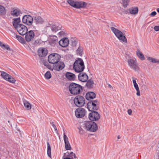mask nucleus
I'll use <instances>...</instances> for the list:
<instances>
[{
    "label": "nucleus",
    "mask_w": 159,
    "mask_h": 159,
    "mask_svg": "<svg viewBox=\"0 0 159 159\" xmlns=\"http://www.w3.org/2000/svg\"><path fill=\"white\" fill-rule=\"evenodd\" d=\"M73 67V69L76 72L80 73L83 71L85 68L83 60L80 58H78L74 62Z\"/></svg>",
    "instance_id": "obj_1"
},
{
    "label": "nucleus",
    "mask_w": 159,
    "mask_h": 159,
    "mask_svg": "<svg viewBox=\"0 0 159 159\" xmlns=\"http://www.w3.org/2000/svg\"><path fill=\"white\" fill-rule=\"evenodd\" d=\"M84 128L87 131L94 132L98 129L97 124L92 121H85L83 124Z\"/></svg>",
    "instance_id": "obj_2"
},
{
    "label": "nucleus",
    "mask_w": 159,
    "mask_h": 159,
    "mask_svg": "<svg viewBox=\"0 0 159 159\" xmlns=\"http://www.w3.org/2000/svg\"><path fill=\"white\" fill-rule=\"evenodd\" d=\"M110 29L120 41L125 43L127 42L126 38L121 31L113 26L111 27Z\"/></svg>",
    "instance_id": "obj_3"
},
{
    "label": "nucleus",
    "mask_w": 159,
    "mask_h": 159,
    "mask_svg": "<svg viewBox=\"0 0 159 159\" xmlns=\"http://www.w3.org/2000/svg\"><path fill=\"white\" fill-rule=\"evenodd\" d=\"M82 89V86L74 83H70V93L72 94L76 95L79 94Z\"/></svg>",
    "instance_id": "obj_4"
},
{
    "label": "nucleus",
    "mask_w": 159,
    "mask_h": 159,
    "mask_svg": "<svg viewBox=\"0 0 159 159\" xmlns=\"http://www.w3.org/2000/svg\"><path fill=\"white\" fill-rule=\"evenodd\" d=\"M127 61L128 66L131 69L135 71H138L139 70V67L135 59L130 58Z\"/></svg>",
    "instance_id": "obj_5"
},
{
    "label": "nucleus",
    "mask_w": 159,
    "mask_h": 159,
    "mask_svg": "<svg viewBox=\"0 0 159 159\" xmlns=\"http://www.w3.org/2000/svg\"><path fill=\"white\" fill-rule=\"evenodd\" d=\"M70 5L76 8H84L86 7L87 3L83 1L70 0Z\"/></svg>",
    "instance_id": "obj_6"
},
{
    "label": "nucleus",
    "mask_w": 159,
    "mask_h": 159,
    "mask_svg": "<svg viewBox=\"0 0 159 159\" xmlns=\"http://www.w3.org/2000/svg\"><path fill=\"white\" fill-rule=\"evenodd\" d=\"M74 104L78 107H82L85 104V99L83 97L79 95L76 96L74 99Z\"/></svg>",
    "instance_id": "obj_7"
},
{
    "label": "nucleus",
    "mask_w": 159,
    "mask_h": 159,
    "mask_svg": "<svg viewBox=\"0 0 159 159\" xmlns=\"http://www.w3.org/2000/svg\"><path fill=\"white\" fill-rule=\"evenodd\" d=\"M60 57V55L58 54L57 53H52L48 57V61L51 64H56L59 61Z\"/></svg>",
    "instance_id": "obj_8"
},
{
    "label": "nucleus",
    "mask_w": 159,
    "mask_h": 159,
    "mask_svg": "<svg viewBox=\"0 0 159 159\" xmlns=\"http://www.w3.org/2000/svg\"><path fill=\"white\" fill-rule=\"evenodd\" d=\"M97 103L98 101L96 100L89 102L87 104V108L89 111L92 112L97 110L98 108L97 105Z\"/></svg>",
    "instance_id": "obj_9"
},
{
    "label": "nucleus",
    "mask_w": 159,
    "mask_h": 159,
    "mask_svg": "<svg viewBox=\"0 0 159 159\" xmlns=\"http://www.w3.org/2000/svg\"><path fill=\"white\" fill-rule=\"evenodd\" d=\"M78 44V40L75 37H72L70 38V50L74 52L77 48Z\"/></svg>",
    "instance_id": "obj_10"
},
{
    "label": "nucleus",
    "mask_w": 159,
    "mask_h": 159,
    "mask_svg": "<svg viewBox=\"0 0 159 159\" xmlns=\"http://www.w3.org/2000/svg\"><path fill=\"white\" fill-rule=\"evenodd\" d=\"M86 111L84 109L79 107L76 109L75 111V116L78 118H81L85 116Z\"/></svg>",
    "instance_id": "obj_11"
},
{
    "label": "nucleus",
    "mask_w": 159,
    "mask_h": 159,
    "mask_svg": "<svg viewBox=\"0 0 159 159\" xmlns=\"http://www.w3.org/2000/svg\"><path fill=\"white\" fill-rule=\"evenodd\" d=\"M33 19L30 15H25L22 18V22L28 25H30L32 24Z\"/></svg>",
    "instance_id": "obj_12"
},
{
    "label": "nucleus",
    "mask_w": 159,
    "mask_h": 159,
    "mask_svg": "<svg viewBox=\"0 0 159 159\" xmlns=\"http://www.w3.org/2000/svg\"><path fill=\"white\" fill-rule=\"evenodd\" d=\"M16 29L20 34L22 35H25L28 30L26 27L22 24H20Z\"/></svg>",
    "instance_id": "obj_13"
},
{
    "label": "nucleus",
    "mask_w": 159,
    "mask_h": 159,
    "mask_svg": "<svg viewBox=\"0 0 159 159\" xmlns=\"http://www.w3.org/2000/svg\"><path fill=\"white\" fill-rule=\"evenodd\" d=\"M89 118L92 121H95L98 120L100 116L98 113L96 111H92L89 114Z\"/></svg>",
    "instance_id": "obj_14"
},
{
    "label": "nucleus",
    "mask_w": 159,
    "mask_h": 159,
    "mask_svg": "<svg viewBox=\"0 0 159 159\" xmlns=\"http://www.w3.org/2000/svg\"><path fill=\"white\" fill-rule=\"evenodd\" d=\"M25 35V39L27 42H30L33 40L34 37V33L33 30H30L29 31H27Z\"/></svg>",
    "instance_id": "obj_15"
},
{
    "label": "nucleus",
    "mask_w": 159,
    "mask_h": 159,
    "mask_svg": "<svg viewBox=\"0 0 159 159\" xmlns=\"http://www.w3.org/2000/svg\"><path fill=\"white\" fill-rule=\"evenodd\" d=\"M79 80L82 82H86L88 79V76L85 73H81L78 76Z\"/></svg>",
    "instance_id": "obj_16"
},
{
    "label": "nucleus",
    "mask_w": 159,
    "mask_h": 159,
    "mask_svg": "<svg viewBox=\"0 0 159 159\" xmlns=\"http://www.w3.org/2000/svg\"><path fill=\"white\" fill-rule=\"evenodd\" d=\"M53 66L54 70L59 71L63 69L65 67L64 63L61 61H58Z\"/></svg>",
    "instance_id": "obj_17"
},
{
    "label": "nucleus",
    "mask_w": 159,
    "mask_h": 159,
    "mask_svg": "<svg viewBox=\"0 0 159 159\" xmlns=\"http://www.w3.org/2000/svg\"><path fill=\"white\" fill-rule=\"evenodd\" d=\"M38 52L39 57H43L47 55L48 50L45 48H41L38 50Z\"/></svg>",
    "instance_id": "obj_18"
},
{
    "label": "nucleus",
    "mask_w": 159,
    "mask_h": 159,
    "mask_svg": "<svg viewBox=\"0 0 159 159\" xmlns=\"http://www.w3.org/2000/svg\"><path fill=\"white\" fill-rule=\"evenodd\" d=\"M59 43L61 47H66L68 46L69 43V40L67 38H63L59 41Z\"/></svg>",
    "instance_id": "obj_19"
},
{
    "label": "nucleus",
    "mask_w": 159,
    "mask_h": 159,
    "mask_svg": "<svg viewBox=\"0 0 159 159\" xmlns=\"http://www.w3.org/2000/svg\"><path fill=\"white\" fill-rule=\"evenodd\" d=\"M21 11L19 9L13 8L11 11V15L13 16H18L22 14Z\"/></svg>",
    "instance_id": "obj_20"
},
{
    "label": "nucleus",
    "mask_w": 159,
    "mask_h": 159,
    "mask_svg": "<svg viewBox=\"0 0 159 159\" xmlns=\"http://www.w3.org/2000/svg\"><path fill=\"white\" fill-rule=\"evenodd\" d=\"M20 17L14 18L13 19V25L15 29L20 25Z\"/></svg>",
    "instance_id": "obj_21"
},
{
    "label": "nucleus",
    "mask_w": 159,
    "mask_h": 159,
    "mask_svg": "<svg viewBox=\"0 0 159 159\" xmlns=\"http://www.w3.org/2000/svg\"><path fill=\"white\" fill-rule=\"evenodd\" d=\"M34 22L36 24H42L43 22V19L40 16H35L33 20Z\"/></svg>",
    "instance_id": "obj_22"
},
{
    "label": "nucleus",
    "mask_w": 159,
    "mask_h": 159,
    "mask_svg": "<svg viewBox=\"0 0 159 159\" xmlns=\"http://www.w3.org/2000/svg\"><path fill=\"white\" fill-rule=\"evenodd\" d=\"M64 141L65 146V148L66 150H70V146H69V142L68 141V138L65 135V134H64Z\"/></svg>",
    "instance_id": "obj_23"
},
{
    "label": "nucleus",
    "mask_w": 159,
    "mask_h": 159,
    "mask_svg": "<svg viewBox=\"0 0 159 159\" xmlns=\"http://www.w3.org/2000/svg\"><path fill=\"white\" fill-rule=\"evenodd\" d=\"M95 94L93 92H89L86 93V98L88 100L93 99L95 97Z\"/></svg>",
    "instance_id": "obj_24"
},
{
    "label": "nucleus",
    "mask_w": 159,
    "mask_h": 159,
    "mask_svg": "<svg viewBox=\"0 0 159 159\" xmlns=\"http://www.w3.org/2000/svg\"><path fill=\"white\" fill-rule=\"evenodd\" d=\"M75 51L77 55L81 56L83 53V48L81 46L79 45L78 48Z\"/></svg>",
    "instance_id": "obj_25"
},
{
    "label": "nucleus",
    "mask_w": 159,
    "mask_h": 159,
    "mask_svg": "<svg viewBox=\"0 0 159 159\" xmlns=\"http://www.w3.org/2000/svg\"><path fill=\"white\" fill-rule=\"evenodd\" d=\"M139 11V9L137 7H132L129 9V13L131 15L137 14Z\"/></svg>",
    "instance_id": "obj_26"
},
{
    "label": "nucleus",
    "mask_w": 159,
    "mask_h": 159,
    "mask_svg": "<svg viewBox=\"0 0 159 159\" xmlns=\"http://www.w3.org/2000/svg\"><path fill=\"white\" fill-rule=\"evenodd\" d=\"M136 55L137 57L141 60H143L145 59V57L143 54L140 50L138 49L136 51Z\"/></svg>",
    "instance_id": "obj_27"
},
{
    "label": "nucleus",
    "mask_w": 159,
    "mask_h": 159,
    "mask_svg": "<svg viewBox=\"0 0 159 159\" xmlns=\"http://www.w3.org/2000/svg\"><path fill=\"white\" fill-rule=\"evenodd\" d=\"M0 72L1 73V75L2 77L6 80H7V78L10 76V75L3 71H1Z\"/></svg>",
    "instance_id": "obj_28"
},
{
    "label": "nucleus",
    "mask_w": 159,
    "mask_h": 159,
    "mask_svg": "<svg viewBox=\"0 0 159 159\" xmlns=\"http://www.w3.org/2000/svg\"><path fill=\"white\" fill-rule=\"evenodd\" d=\"M61 27L56 25H52L51 27L52 31L53 32H56L60 30Z\"/></svg>",
    "instance_id": "obj_29"
},
{
    "label": "nucleus",
    "mask_w": 159,
    "mask_h": 159,
    "mask_svg": "<svg viewBox=\"0 0 159 159\" xmlns=\"http://www.w3.org/2000/svg\"><path fill=\"white\" fill-rule=\"evenodd\" d=\"M94 82L92 80H88L86 83V85L88 88H91L93 87Z\"/></svg>",
    "instance_id": "obj_30"
},
{
    "label": "nucleus",
    "mask_w": 159,
    "mask_h": 159,
    "mask_svg": "<svg viewBox=\"0 0 159 159\" xmlns=\"http://www.w3.org/2000/svg\"><path fill=\"white\" fill-rule=\"evenodd\" d=\"M6 81L13 84H14L15 83L16 80L12 76L10 75L7 79Z\"/></svg>",
    "instance_id": "obj_31"
},
{
    "label": "nucleus",
    "mask_w": 159,
    "mask_h": 159,
    "mask_svg": "<svg viewBox=\"0 0 159 159\" xmlns=\"http://www.w3.org/2000/svg\"><path fill=\"white\" fill-rule=\"evenodd\" d=\"M47 154L48 157L50 158L51 157V148L48 142H47Z\"/></svg>",
    "instance_id": "obj_32"
},
{
    "label": "nucleus",
    "mask_w": 159,
    "mask_h": 159,
    "mask_svg": "<svg viewBox=\"0 0 159 159\" xmlns=\"http://www.w3.org/2000/svg\"><path fill=\"white\" fill-rule=\"evenodd\" d=\"M64 91L68 93H69V92L70 91V83H66L64 87Z\"/></svg>",
    "instance_id": "obj_33"
},
{
    "label": "nucleus",
    "mask_w": 159,
    "mask_h": 159,
    "mask_svg": "<svg viewBox=\"0 0 159 159\" xmlns=\"http://www.w3.org/2000/svg\"><path fill=\"white\" fill-rule=\"evenodd\" d=\"M24 104L25 107L28 110H30L31 108L30 104L27 101H24Z\"/></svg>",
    "instance_id": "obj_34"
},
{
    "label": "nucleus",
    "mask_w": 159,
    "mask_h": 159,
    "mask_svg": "<svg viewBox=\"0 0 159 159\" xmlns=\"http://www.w3.org/2000/svg\"><path fill=\"white\" fill-rule=\"evenodd\" d=\"M16 38L21 43H24L25 41L24 39L21 36L19 35H16Z\"/></svg>",
    "instance_id": "obj_35"
},
{
    "label": "nucleus",
    "mask_w": 159,
    "mask_h": 159,
    "mask_svg": "<svg viewBox=\"0 0 159 159\" xmlns=\"http://www.w3.org/2000/svg\"><path fill=\"white\" fill-rule=\"evenodd\" d=\"M147 59L151 62L152 63H159V60H157L156 59L152 57H148Z\"/></svg>",
    "instance_id": "obj_36"
},
{
    "label": "nucleus",
    "mask_w": 159,
    "mask_h": 159,
    "mask_svg": "<svg viewBox=\"0 0 159 159\" xmlns=\"http://www.w3.org/2000/svg\"><path fill=\"white\" fill-rule=\"evenodd\" d=\"M132 78L133 79L132 81L133 83L134 87L136 90L139 89V88L138 85L136 82V79L134 77H132Z\"/></svg>",
    "instance_id": "obj_37"
},
{
    "label": "nucleus",
    "mask_w": 159,
    "mask_h": 159,
    "mask_svg": "<svg viewBox=\"0 0 159 159\" xmlns=\"http://www.w3.org/2000/svg\"><path fill=\"white\" fill-rule=\"evenodd\" d=\"M6 13L5 8L1 5H0V15H3Z\"/></svg>",
    "instance_id": "obj_38"
},
{
    "label": "nucleus",
    "mask_w": 159,
    "mask_h": 159,
    "mask_svg": "<svg viewBox=\"0 0 159 159\" xmlns=\"http://www.w3.org/2000/svg\"><path fill=\"white\" fill-rule=\"evenodd\" d=\"M44 76L47 79H50L52 77L51 72L49 71H47L45 74Z\"/></svg>",
    "instance_id": "obj_39"
},
{
    "label": "nucleus",
    "mask_w": 159,
    "mask_h": 159,
    "mask_svg": "<svg viewBox=\"0 0 159 159\" xmlns=\"http://www.w3.org/2000/svg\"><path fill=\"white\" fill-rule=\"evenodd\" d=\"M122 3L123 7H126L129 4L130 0H122Z\"/></svg>",
    "instance_id": "obj_40"
},
{
    "label": "nucleus",
    "mask_w": 159,
    "mask_h": 159,
    "mask_svg": "<svg viewBox=\"0 0 159 159\" xmlns=\"http://www.w3.org/2000/svg\"><path fill=\"white\" fill-rule=\"evenodd\" d=\"M76 78L75 75L70 72V80H74Z\"/></svg>",
    "instance_id": "obj_41"
},
{
    "label": "nucleus",
    "mask_w": 159,
    "mask_h": 159,
    "mask_svg": "<svg viewBox=\"0 0 159 159\" xmlns=\"http://www.w3.org/2000/svg\"><path fill=\"white\" fill-rule=\"evenodd\" d=\"M70 159H77L75 154L73 152H70Z\"/></svg>",
    "instance_id": "obj_42"
},
{
    "label": "nucleus",
    "mask_w": 159,
    "mask_h": 159,
    "mask_svg": "<svg viewBox=\"0 0 159 159\" xmlns=\"http://www.w3.org/2000/svg\"><path fill=\"white\" fill-rule=\"evenodd\" d=\"M70 158V153L68 152H66L64 153L62 158Z\"/></svg>",
    "instance_id": "obj_43"
},
{
    "label": "nucleus",
    "mask_w": 159,
    "mask_h": 159,
    "mask_svg": "<svg viewBox=\"0 0 159 159\" xmlns=\"http://www.w3.org/2000/svg\"><path fill=\"white\" fill-rule=\"evenodd\" d=\"M78 129L79 130V132L80 134H82L83 133V130L81 127H78Z\"/></svg>",
    "instance_id": "obj_44"
},
{
    "label": "nucleus",
    "mask_w": 159,
    "mask_h": 159,
    "mask_svg": "<svg viewBox=\"0 0 159 159\" xmlns=\"http://www.w3.org/2000/svg\"><path fill=\"white\" fill-rule=\"evenodd\" d=\"M154 30L156 31H159V26H155L154 28Z\"/></svg>",
    "instance_id": "obj_45"
},
{
    "label": "nucleus",
    "mask_w": 159,
    "mask_h": 159,
    "mask_svg": "<svg viewBox=\"0 0 159 159\" xmlns=\"http://www.w3.org/2000/svg\"><path fill=\"white\" fill-rule=\"evenodd\" d=\"M157 14V13L155 11L152 12L150 15L151 16H153Z\"/></svg>",
    "instance_id": "obj_46"
},
{
    "label": "nucleus",
    "mask_w": 159,
    "mask_h": 159,
    "mask_svg": "<svg viewBox=\"0 0 159 159\" xmlns=\"http://www.w3.org/2000/svg\"><path fill=\"white\" fill-rule=\"evenodd\" d=\"M66 77L69 80H70V72H67L66 74Z\"/></svg>",
    "instance_id": "obj_47"
},
{
    "label": "nucleus",
    "mask_w": 159,
    "mask_h": 159,
    "mask_svg": "<svg viewBox=\"0 0 159 159\" xmlns=\"http://www.w3.org/2000/svg\"><path fill=\"white\" fill-rule=\"evenodd\" d=\"M61 5L64 7H66L67 5V4L65 2H63L61 3Z\"/></svg>",
    "instance_id": "obj_48"
},
{
    "label": "nucleus",
    "mask_w": 159,
    "mask_h": 159,
    "mask_svg": "<svg viewBox=\"0 0 159 159\" xmlns=\"http://www.w3.org/2000/svg\"><path fill=\"white\" fill-rule=\"evenodd\" d=\"M3 48L6 49H7V50H10V48L9 45H5V47H4V48Z\"/></svg>",
    "instance_id": "obj_49"
},
{
    "label": "nucleus",
    "mask_w": 159,
    "mask_h": 159,
    "mask_svg": "<svg viewBox=\"0 0 159 159\" xmlns=\"http://www.w3.org/2000/svg\"><path fill=\"white\" fill-rule=\"evenodd\" d=\"M64 33L63 31H61L58 33V35L60 36H62L64 35Z\"/></svg>",
    "instance_id": "obj_50"
},
{
    "label": "nucleus",
    "mask_w": 159,
    "mask_h": 159,
    "mask_svg": "<svg viewBox=\"0 0 159 159\" xmlns=\"http://www.w3.org/2000/svg\"><path fill=\"white\" fill-rule=\"evenodd\" d=\"M136 90L137 91L136 95L138 96H140V94L139 89H136Z\"/></svg>",
    "instance_id": "obj_51"
},
{
    "label": "nucleus",
    "mask_w": 159,
    "mask_h": 159,
    "mask_svg": "<svg viewBox=\"0 0 159 159\" xmlns=\"http://www.w3.org/2000/svg\"><path fill=\"white\" fill-rule=\"evenodd\" d=\"M128 114L129 115H131L132 114V110L131 109H129L128 110Z\"/></svg>",
    "instance_id": "obj_52"
},
{
    "label": "nucleus",
    "mask_w": 159,
    "mask_h": 159,
    "mask_svg": "<svg viewBox=\"0 0 159 159\" xmlns=\"http://www.w3.org/2000/svg\"><path fill=\"white\" fill-rule=\"evenodd\" d=\"M0 46L2 48H4V47H5V44L1 42H0Z\"/></svg>",
    "instance_id": "obj_53"
},
{
    "label": "nucleus",
    "mask_w": 159,
    "mask_h": 159,
    "mask_svg": "<svg viewBox=\"0 0 159 159\" xmlns=\"http://www.w3.org/2000/svg\"><path fill=\"white\" fill-rule=\"evenodd\" d=\"M52 125L53 126V127L54 129H55V130L56 131H57V129L56 127L55 126V125L54 124H52Z\"/></svg>",
    "instance_id": "obj_54"
},
{
    "label": "nucleus",
    "mask_w": 159,
    "mask_h": 159,
    "mask_svg": "<svg viewBox=\"0 0 159 159\" xmlns=\"http://www.w3.org/2000/svg\"><path fill=\"white\" fill-rule=\"evenodd\" d=\"M157 11L159 13V8H158L157 9Z\"/></svg>",
    "instance_id": "obj_55"
},
{
    "label": "nucleus",
    "mask_w": 159,
    "mask_h": 159,
    "mask_svg": "<svg viewBox=\"0 0 159 159\" xmlns=\"http://www.w3.org/2000/svg\"><path fill=\"white\" fill-rule=\"evenodd\" d=\"M108 87H109V88H112V86L110 84H109L108 85Z\"/></svg>",
    "instance_id": "obj_56"
},
{
    "label": "nucleus",
    "mask_w": 159,
    "mask_h": 159,
    "mask_svg": "<svg viewBox=\"0 0 159 159\" xmlns=\"http://www.w3.org/2000/svg\"><path fill=\"white\" fill-rule=\"evenodd\" d=\"M67 2H68L69 4H70V0H68L66 1Z\"/></svg>",
    "instance_id": "obj_57"
},
{
    "label": "nucleus",
    "mask_w": 159,
    "mask_h": 159,
    "mask_svg": "<svg viewBox=\"0 0 159 159\" xmlns=\"http://www.w3.org/2000/svg\"><path fill=\"white\" fill-rule=\"evenodd\" d=\"M62 158H63V159H70V158H67V157Z\"/></svg>",
    "instance_id": "obj_58"
},
{
    "label": "nucleus",
    "mask_w": 159,
    "mask_h": 159,
    "mask_svg": "<svg viewBox=\"0 0 159 159\" xmlns=\"http://www.w3.org/2000/svg\"><path fill=\"white\" fill-rule=\"evenodd\" d=\"M117 138H118V139H120V136H117Z\"/></svg>",
    "instance_id": "obj_59"
},
{
    "label": "nucleus",
    "mask_w": 159,
    "mask_h": 159,
    "mask_svg": "<svg viewBox=\"0 0 159 159\" xmlns=\"http://www.w3.org/2000/svg\"><path fill=\"white\" fill-rule=\"evenodd\" d=\"M158 157H159V153H158Z\"/></svg>",
    "instance_id": "obj_60"
},
{
    "label": "nucleus",
    "mask_w": 159,
    "mask_h": 159,
    "mask_svg": "<svg viewBox=\"0 0 159 159\" xmlns=\"http://www.w3.org/2000/svg\"><path fill=\"white\" fill-rule=\"evenodd\" d=\"M55 42H57V40H55Z\"/></svg>",
    "instance_id": "obj_61"
},
{
    "label": "nucleus",
    "mask_w": 159,
    "mask_h": 159,
    "mask_svg": "<svg viewBox=\"0 0 159 159\" xmlns=\"http://www.w3.org/2000/svg\"><path fill=\"white\" fill-rule=\"evenodd\" d=\"M70 149H71V147H70Z\"/></svg>",
    "instance_id": "obj_62"
}]
</instances>
